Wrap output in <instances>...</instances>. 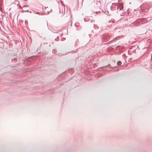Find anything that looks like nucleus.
<instances>
[{"label": "nucleus", "mask_w": 152, "mask_h": 152, "mask_svg": "<svg viewBox=\"0 0 152 152\" xmlns=\"http://www.w3.org/2000/svg\"><path fill=\"white\" fill-rule=\"evenodd\" d=\"M121 64V61H118L117 62V64L118 65H120Z\"/></svg>", "instance_id": "1"}, {"label": "nucleus", "mask_w": 152, "mask_h": 152, "mask_svg": "<svg viewBox=\"0 0 152 152\" xmlns=\"http://www.w3.org/2000/svg\"><path fill=\"white\" fill-rule=\"evenodd\" d=\"M28 10H25V11H22V12H28Z\"/></svg>", "instance_id": "2"}, {"label": "nucleus", "mask_w": 152, "mask_h": 152, "mask_svg": "<svg viewBox=\"0 0 152 152\" xmlns=\"http://www.w3.org/2000/svg\"><path fill=\"white\" fill-rule=\"evenodd\" d=\"M23 8H24V7H26V6H23Z\"/></svg>", "instance_id": "3"}]
</instances>
